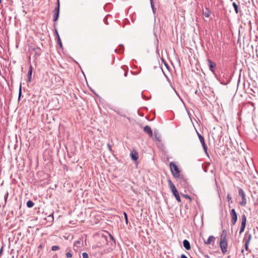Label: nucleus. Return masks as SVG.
I'll return each mask as SVG.
<instances>
[{"mask_svg":"<svg viewBox=\"0 0 258 258\" xmlns=\"http://www.w3.org/2000/svg\"><path fill=\"white\" fill-rule=\"evenodd\" d=\"M168 183L170 189L171 190L172 194L174 195V196L175 197L176 200L178 202H180L181 200H180V197L179 196L178 192L177 189L176 188V187L174 185V184L172 183L171 180L169 179H168Z\"/></svg>","mask_w":258,"mask_h":258,"instance_id":"obj_1","label":"nucleus"},{"mask_svg":"<svg viewBox=\"0 0 258 258\" xmlns=\"http://www.w3.org/2000/svg\"><path fill=\"white\" fill-rule=\"evenodd\" d=\"M220 246L221 247L222 253L225 254L227 251L226 235L222 234L221 235L220 241Z\"/></svg>","mask_w":258,"mask_h":258,"instance_id":"obj_2","label":"nucleus"},{"mask_svg":"<svg viewBox=\"0 0 258 258\" xmlns=\"http://www.w3.org/2000/svg\"><path fill=\"white\" fill-rule=\"evenodd\" d=\"M170 167L173 176L177 178L179 177L180 171L177 166L173 162L170 163Z\"/></svg>","mask_w":258,"mask_h":258,"instance_id":"obj_3","label":"nucleus"},{"mask_svg":"<svg viewBox=\"0 0 258 258\" xmlns=\"http://www.w3.org/2000/svg\"><path fill=\"white\" fill-rule=\"evenodd\" d=\"M251 239V234L248 233H245L244 235V237L243 239V242L244 243V246L245 249L246 251L249 250L248 245L250 243V240Z\"/></svg>","mask_w":258,"mask_h":258,"instance_id":"obj_4","label":"nucleus"},{"mask_svg":"<svg viewBox=\"0 0 258 258\" xmlns=\"http://www.w3.org/2000/svg\"><path fill=\"white\" fill-rule=\"evenodd\" d=\"M239 196L241 197V201L239 202V204L243 207L245 206L247 203V200L245 197V194L243 190L241 188H238Z\"/></svg>","mask_w":258,"mask_h":258,"instance_id":"obj_5","label":"nucleus"},{"mask_svg":"<svg viewBox=\"0 0 258 258\" xmlns=\"http://www.w3.org/2000/svg\"><path fill=\"white\" fill-rule=\"evenodd\" d=\"M230 216L231 218V225H234L237 220V215L235 209H233L230 211Z\"/></svg>","mask_w":258,"mask_h":258,"instance_id":"obj_6","label":"nucleus"},{"mask_svg":"<svg viewBox=\"0 0 258 258\" xmlns=\"http://www.w3.org/2000/svg\"><path fill=\"white\" fill-rule=\"evenodd\" d=\"M53 21H56L58 20L59 14V2L58 0L57 3V7L53 11Z\"/></svg>","mask_w":258,"mask_h":258,"instance_id":"obj_7","label":"nucleus"},{"mask_svg":"<svg viewBox=\"0 0 258 258\" xmlns=\"http://www.w3.org/2000/svg\"><path fill=\"white\" fill-rule=\"evenodd\" d=\"M246 217L245 215H242L241 216V227L240 229L239 233L241 234L242 233L244 229L245 228L246 226Z\"/></svg>","mask_w":258,"mask_h":258,"instance_id":"obj_8","label":"nucleus"},{"mask_svg":"<svg viewBox=\"0 0 258 258\" xmlns=\"http://www.w3.org/2000/svg\"><path fill=\"white\" fill-rule=\"evenodd\" d=\"M209 63V67L210 70L213 73H215V68L216 66V64L215 62H214L211 59H208L207 60Z\"/></svg>","mask_w":258,"mask_h":258,"instance_id":"obj_9","label":"nucleus"},{"mask_svg":"<svg viewBox=\"0 0 258 258\" xmlns=\"http://www.w3.org/2000/svg\"><path fill=\"white\" fill-rule=\"evenodd\" d=\"M144 132L148 135L150 137H152L153 132L151 128L149 125H146L144 127Z\"/></svg>","mask_w":258,"mask_h":258,"instance_id":"obj_10","label":"nucleus"},{"mask_svg":"<svg viewBox=\"0 0 258 258\" xmlns=\"http://www.w3.org/2000/svg\"><path fill=\"white\" fill-rule=\"evenodd\" d=\"M179 178V180L180 182V183L182 184V185L184 186H187V179L185 178V177L181 175V176L179 175V177H178Z\"/></svg>","mask_w":258,"mask_h":258,"instance_id":"obj_11","label":"nucleus"},{"mask_svg":"<svg viewBox=\"0 0 258 258\" xmlns=\"http://www.w3.org/2000/svg\"><path fill=\"white\" fill-rule=\"evenodd\" d=\"M183 245L184 247L185 248V249L188 250L190 249V243L187 240L184 239L183 240Z\"/></svg>","mask_w":258,"mask_h":258,"instance_id":"obj_12","label":"nucleus"},{"mask_svg":"<svg viewBox=\"0 0 258 258\" xmlns=\"http://www.w3.org/2000/svg\"><path fill=\"white\" fill-rule=\"evenodd\" d=\"M32 67L31 66H30L29 71L28 72V81L29 82H30L31 81V77H32Z\"/></svg>","mask_w":258,"mask_h":258,"instance_id":"obj_13","label":"nucleus"},{"mask_svg":"<svg viewBox=\"0 0 258 258\" xmlns=\"http://www.w3.org/2000/svg\"><path fill=\"white\" fill-rule=\"evenodd\" d=\"M130 156H131L132 160H133L134 161H136L139 158L138 154L137 152H135V153L132 152L130 154Z\"/></svg>","mask_w":258,"mask_h":258,"instance_id":"obj_14","label":"nucleus"},{"mask_svg":"<svg viewBox=\"0 0 258 258\" xmlns=\"http://www.w3.org/2000/svg\"><path fill=\"white\" fill-rule=\"evenodd\" d=\"M214 239L215 238L213 236H210L206 241H205V243L206 244H210L212 241H214Z\"/></svg>","mask_w":258,"mask_h":258,"instance_id":"obj_15","label":"nucleus"},{"mask_svg":"<svg viewBox=\"0 0 258 258\" xmlns=\"http://www.w3.org/2000/svg\"><path fill=\"white\" fill-rule=\"evenodd\" d=\"M198 137L199 138V140H200V141L202 146L203 145L205 146V144H206L205 143L204 137L201 134H200L198 133Z\"/></svg>","mask_w":258,"mask_h":258,"instance_id":"obj_16","label":"nucleus"},{"mask_svg":"<svg viewBox=\"0 0 258 258\" xmlns=\"http://www.w3.org/2000/svg\"><path fill=\"white\" fill-rule=\"evenodd\" d=\"M203 15L207 18L209 17L210 15V12L209 9H207L205 12H203Z\"/></svg>","mask_w":258,"mask_h":258,"instance_id":"obj_17","label":"nucleus"},{"mask_svg":"<svg viewBox=\"0 0 258 258\" xmlns=\"http://www.w3.org/2000/svg\"><path fill=\"white\" fill-rule=\"evenodd\" d=\"M232 5L234 8L235 12L236 14L238 13V7L237 5L235 3H233Z\"/></svg>","mask_w":258,"mask_h":258,"instance_id":"obj_18","label":"nucleus"},{"mask_svg":"<svg viewBox=\"0 0 258 258\" xmlns=\"http://www.w3.org/2000/svg\"><path fill=\"white\" fill-rule=\"evenodd\" d=\"M34 203L31 200H29L27 202V206L28 208H32L34 206Z\"/></svg>","mask_w":258,"mask_h":258,"instance_id":"obj_19","label":"nucleus"},{"mask_svg":"<svg viewBox=\"0 0 258 258\" xmlns=\"http://www.w3.org/2000/svg\"><path fill=\"white\" fill-rule=\"evenodd\" d=\"M150 4H151V7L152 8V11H153V13L154 14H155V8L154 7V5L153 4V0H150Z\"/></svg>","mask_w":258,"mask_h":258,"instance_id":"obj_20","label":"nucleus"},{"mask_svg":"<svg viewBox=\"0 0 258 258\" xmlns=\"http://www.w3.org/2000/svg\"><path fill=\"white\" fill-rule=\"evenodd\" d=\"M59 249V247L57 245H53L51 247V250L52 251H56Z\"/></svg>","mask_w":258,"mask_h":258,"instance_id":"obj_21","label":"nucleus"},{"mask_svg":"<svg viewBox=\"0 0 258 258\" xmlns=\"http://www.w3.org/2000/svg\"><path fill=\"white\" fill-rule=\"evenodd\" d=\"M154 135L155 136V138L156 139V140L159 141V142H160L161 141V138L160 137V136H158V134L156 133V132L154 133Z\"/></svg>","mask_w":258,"mask_h":258,"instance_id":"obj_22","label":"nucleus"},{"mask_svg":"<svg viewBox=\"0 0 258 258\" xmlns=\"http://www.w3.org/2000/svg\"><path fill=\"white\" fill-rule=\"evenodd\" d=\"M227 201L229 203H232V198L229 194H228L227 195Z\"/></svg>","mask_w":258,"mask_h":258,"instance_id":"obj_23","label":"nucleus"},{"mask_svg":"<svg viewBox=\"0 0 258 258\" xmlns=\"http://www.w3.org/2000/svg\"><path fill=\"white\" fill-rule=\"evenodd\" d=\"M21 94H22V87H21V85H20V86L19 88V97H18L19 100L20 99Z\"/></svg>","mask_w":258,"mask_h":258,"instance_id":"obj_24","label":"nucleus"},{"mask_svg":"<svg viewBox=\"0 0 258 258\" xmlns=\"http://www.w3.org/2000/svg\"><path fill=\"white\" fill-rule=\"evenodd\" d=\"M82 257H83V258H89V255H88V253H87L86 252H83Z\"/></svg>","mask_w":258,"mask_h":258,"instance_id":"obj_25","label":"nucleus"},{"mask_svg":"<svg viewBox=\"0 0 258 258\" xmlns=\"http://www.w3.org/2000/svg\"><path fill=\"white\" fill-rule=\"evenodd\" d=\"M57 43L60 47H62V43L61 42L59 36H58Z\"/></svg>","mask_w":258,"mask_h":258,"instance_id":"obj_26","label":"nucleus"},{"mask_svg":"<svg viewBox=\"0 0 258 258\" xmlns=\"http://www.w3.org/2000/svg\"><path fill=\"white\" fill-rule=\"evenodd\" d=\"M67 257L70 258L72 257V254L70 251L67 252L66 253Z\"/></svg>","mask_w":258,"mask_h":258,"instance_id":"obj_27","label":"nucleus"},{"mask_svg":"<svg viewBox=\"0 0 258 258\" xmlns=\"http://www.w3.org/2000/svg\"><path fill=\"white\" fill-rule=\"evenodd\" d=\"M202 146H203V148L204 149V151H205V153L206 154L208 155V152H207V147L206 145L205 144V146L203 145Z\"/></svg>","mask_w":258,"mask_h":258,"instance_id":"obj_28","label":"nucleus"},{"mask_svg":"<svg viewBox=\"0 0 258 258\" xmlns=\"http://www.w3.org/2000/svg\"><path fill=\"white\" fill-rule=\"evenodd\" d=\"M202 146H203V148L204 149V151H205V153L206 154L208 155V152H207V147L206 145L205 144V146L203 145Z\"/></svg>","mask_w":258,"mask_h":258,"instance_id":"obj_29","label":"nucleus"},{"mask_svg":"<svg viewBox=\"0 0 258 258\" xmlns=\"http://www.w3.org/2000/svg\"><path fill=\"white\" fill-rule=\"evenodd\" d=\"M8 196H9V193H8V192H7L6 193V194L5 195V196H4V199H5V203H6V202H7V199L8 198Z\"/></svg>","mask_w":258,"mask_h":258,"instance_id":"obj_30","label":"nucleus"},{"mask_svg":"<svg viewBox=\"0 0 258 258\" xmlns=\"http://www.w3.org/2000/svg\"><path fill=\"white\" fill-rule=\"evenodd\" d=\"M183 196L186 198V199H189L190 201L191 200V198L189 196H188V195H183Z\"/></svg>","mask_w":258,"mask_h":258,"instance_id":"obj_31","label":"nucleus"},{"mask_svg":"<svg viewBox=\"0 0 258 258\" xmlns=\"http://www.w3.org/2000/svg\"><path fill=\"white\" fill-rule=\"evenodd\" d=\"M124 218H125V219L126 223H127V221H128L127 216V214H126V213L125 212H124Z\"/></svg>","mask_w":258,"mask_h":258,"instance_id":"obj_32","label":"nucleus"},{"mask_svg":"<svg viewBox=\"0 0 258 258\" xmlns=\"http://www.w3.org/2000/svg\"><path fill=\"white\" fill-rule=\"evenodd\" d=\"M80 244V241L77 240L74 243V246H78V244Z\"/></svg>","mask_w":258,"mask_h":258,"instance_id":"obj_33","label":"nucleus"},{"mask_svg":"<svg viewBox=\"0 0 258 258\" xmlns=\"http://www.w3.org/2000/svg\"><path fill=\"white\" fill-rule=\"evenodd\" d=\"M107 147H108L109 150L110 152H111L112 151L111 147V145L109 144H107Z\"/></svg>","mask_w":258,"mask_h":258,"instance_id":"obj_34","label":"nucleus"},{"mask_svg":"<svg viewBox=\"0 0 258 258\" xmlns=\"http://www.w3.org/2000/svg\"><path fill=\"white\" fill-rule=\"evenodd\" d=\"M55 34H56V37L58 39V36H59V34H58V33L57 32V29L55 28Z\"/></svg>","mask_w":258,"mask_h":258,"instance_id":"obj_35","label":"nucleus"},{"mask_svg":"<svg viewBox=\"0 0 258 258\" xmlns=\"http://www.w3.org/2000/svg\"><path fill=\"white\" fill-rule=\"evenodd\" d=\"M55 34H56V37L58 39V36H59V34H58V33L57 32V29L55 28Z\"/></svg>","mask_w":258,"mask_h":258,"instance_id":"obj_36","label":"nucleus"},{"mask_svg":"<svg viewBox=\"0 0 258 258\" xmlns=\"http://www.w3.org/2000/svg\"><path fill=\"white\" fill-rule=\"evenodd\" d=\"M181 258H187V257L184 254H181Z\"/></svg>","mask_w":258,"mask_h":258,"instance_id":"obj_37","label":"nucleus"},{"mask_svg":"<svg viewBox=\"0 0 258 258\" xmlns=\"http://www.w3.org/2000/svg\"><path fill=\"white\" fill-rule=\"evenodd\" d=\"M3 251V247H2L0 249V255L2 253Z\"/></svg>","mask_w":258,"mask_h":258,"instance_id":"obj_38","label":"nucleus"},{"mask_svg":"<svg viewBox=\"0 0 258 258\" xmlns=\"http://www.w3.org/2000/svg\"><path fill=\"white\" fill-rule=\"evenodd\" d=\"M48 217H49V218H51L52 219H53V216H52L51 215H50L48 216Z\"/></svg>","mask_w":258,"mask_h":258,"instance_id":"obj_39","label":"nucleus"},{"mask_svg":"<svg viewBox=\"0 0 258 258\" xmlns=\"http://www.w3.org/2000/svg\"><path fill=\"white\" fill-rule=\"evenodd\" d=\"M243 251H244V250H243V249H242V250H241V253H243Z\"/></svg>","mask_w":258,"mask_h":258,"instance_id":"obj_40","label":"nucleus"},{"mask_svg":"<svg viewBox=\"0 0 258 258\" xmlns=\"http://www.w3.org/2000/svg\"><path fill=\"white\" fill-rule=\"evenodd\" d=\"M124 76L126 77L127 76V73H125Z\"/></svg>","mask_w":258,"mask_h":258,"instance_id":"obj_41","label":"nucleus"},{"mask_svg":"<svg viewBox=\"0 0 258 258\" xmlns=\"http://www.w3.org/2000/svg\"><path fill=\"white\" fill-rule=\"evenodd\" d=\"M2 3V0H0V4Z\"/></svg>","mask_w":258,"mask_h":258,"instance_id":"obj_42","label":"nucleus"}]
</instances>
